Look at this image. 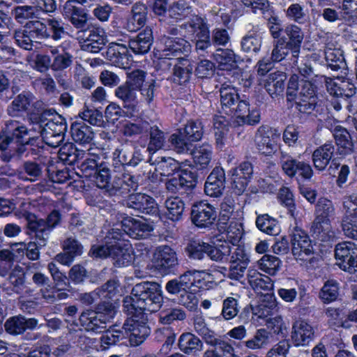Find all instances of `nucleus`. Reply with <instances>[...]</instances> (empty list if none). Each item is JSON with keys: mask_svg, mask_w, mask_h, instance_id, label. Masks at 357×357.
<instances>
[{"mask_svg": "<svg viewBox=\"0 0 357 357\" xmlns=\"http://www.w3.org/2000/svg\"><path fill=\"white\" fill-rule=\"evenodd\" d=\"M22 216L26 221L27 234L36 240L26 244L25 254L30 260H37L40 257L38 247L47 245L50 233L60 223L61 215L54 210L45 219L39 218L29 211L23 212Z\"/></svg>", "mask_w": 357, "mask_h": 357, "instance_id": "nucleus-1", "label": "nucleus"}, {"mask_svg": "<svg viewBox=\"0 0 357 357\" xmlns=\"http://www.w3.org/2000/svg\"><path fill=\"white\" fill-rule=\"evenodd\" d=\"M162 301L161 287L158 283L143 282L133 287L131 295L123 298V306L126 313L153 312L160 308Z\"/></svg>", "mask_w": 357, "mask_h": 357, "instance_id": "nucleus-2", "label": "nucleus"}, {"mask_svg": "<svg viewBox=\"0 0 357 357\" xmlns=\"http://www.w3.org/2000/svg\"><path fill=\"white\" fill-rule=\"evenodd\" d=\"M43 114H48L52 117L47 119V122L42 121V124L37 125L38 132L40 134L46 144L51 147H58L63 141L67 130L66 119L62 116L52 113L50 111L45 112Z\"/></svg>", "mask_w": 357, "mask_h": 357, "instance_id": "nucleus-3", "label": "nucleus"}, {"mask_svg": "<svg viewBox=\"0 0 357 357\" xmlns=\"http://www.w3.org/2000/svg\"><path fill=\"white\" fill-rule=\"evenodd\" d=\"M130 315L123 328L126 332V340H128L133 347L138 346L145 341L150 335L151 330L147 324V316L145 313H127Z\"/></svg>", "mask_w": 357, "mask_h": 357, "instance_id": "nucleus-4", "label": "nucleus"}, {"mask_svg": "<svg viewBox=\"0 0 357 357\" xmlns=\"http://www.w3.org/2000/svg\"><path fill=\"white\" fill-rule=\"evenodd\" d=\"M160 55L172 56L176 61L180 58H185L190 52L191 45L186 40L162 35L160 38Z\"/></svg>", "mask_w": 357, "mask_h": 357, "instance_id": "nucleus-5", "label": "nucleus"}, {"mask_svg": "<svg viewBox=\"0 0 357 357\" xmlns=\"http://www.w3.org/2000/svg\"><path fill=\"white\" fill-rule=\"evenodd\" d=\"M291 243L292 254L296 260L312 263L315 259L311 257L313 255V246L305 231L296 228L291 234Z\"/></svg>", "mask_w": 357, "mask_h": 357, "instance_id": "nucleus-6", "label": "nucleus"}, {"mask_svg": "<svg viewBox=\"0 0 357 357\" xmlns=\"http://www.w3.org/2000/svg\"><path fill=\"white\" fill-rule=\"evenodd\" d=\"M280 136V133L277 129L261 126L255 135V143L259 152L265 155L274 153Z\"/></svg>", "mask_w": 357, "mask_h": 357, "instance_id": "nucleus-7", "label": "nucleus"}, {"mask_svg": "<svg viewBox=\"0 0 357 357\" xmlns=\"http://www.w3.org/2000/svg\"><path fill=\"white\" fill-rule=\"evenodd\" d=\"M4 136L0 137V149L3 151L13 139L17 142H26V137H33L32 130L28 129L22 123L15 120H8L5 123Z\"/></svg>", "mask_w": 357, "mask_h": 357, "instance_id": "nucleus-8", "label": "nucleus"}, {"mask_svg": "<svg viewBox=\"0 0 357 357\" xmlns=\"http://www.w3.org/2000/svg\"><path fill=\"white\" fill-rule=\"evenodd\" d=\"M153 262L159 272L167 275L172 273L178 265L177 255L170 246L160 245L154 252Z\"/></svg>", "mask_w": 357, "mask_h": 357, "instance_id": "nucleus-9", "label": "nucleus"}, {"mask_svg": "<svg viewBox=\"0 0 357 357\" xmlns=\"http://www.w3.org/2000/svg\"><path fill=\"white\" fill-rule=\"evenodd\" d=\"M335 153V146L331 143H326L317 148L312 153V160L314 168L320 172L325 170L331 162L328 172L331 174L335 173L340 164L335 160H332Z\"/></svg>", "mask_w": 357, "mask_h": 357, "instance_id": "nucleus-10", "label": "nucleus"}, {"mask_svg": "<svg viewBox=\"0 0 357 357\" xmlns=\"http://www.w3.org/2000/svg\"><path fill=\"white\" fill-rule=\"evenodd\" d=\"M215 208L206 201L195 203L191 209L192 222L199 228H206L212 225L216 219Z\"/></svg>", "mask_w": 357, "mask_h": 357, "instance_id": "nucleus-11", "label": "nucleus"}, {"mask_svg": "<svg viewBox=\"0 0 357 357\" xmlns=\"http://www.w3.org/2000/svg\"><path fill=\"white\" fill-rule=\"evenodd\" d=\"M280 163L283 172L289 177L296 174L305 179H310L313 175L310 165L303 161H298L287 153L281 152Z\"/></svg>", "mask_w": 357, "mask_h": 357, "instance_id": "nucleus-12", "label": "nucleus"}, {"mask_svg": "<svg viewBox=\"0 0 357 357\" xmlns=\"http://www.w3.org/2000/svg\"><path fill=\"white\" fill-rule=\"evenodd\" d=\"M335 258L340 261L338 265L345 271L352 273L357 267V248L351 242L338 243L335 250Z\"/></svg>", "mask_w": 357, "mask_h": 357, "instance_id": "nucleus-13", "label": "nucleus"}, {"mask_svg": "<svg viewBox=\"0 0 357 357\" xmlns=\"http://www.w3.org/2000/svg\"><path fill=\"white\" fill-rule=\"evenodd\" d=\"M319 79L324 80L327 91L335 97L347 98L356 93V88L348 79H332L324 75L320 76Z\"/></svg>", "mask_w": 357, "mask_h": 357, "instance_id": "nucleus-14", "label": "nucleus"}, {"mask_svg": "<svg viewBox=\"0 0 357 357\" xmlns=\"http://www.w3.org/2000/svg\"><path fill=\"white\" fill-rule=\"evenodd\" d=\"M112 155L116 164L119 162L123 166L135 167L143 160L141 151L129 143L117 146L113 151Z\"/></svg>", "mask_w": 357, "mask_h": 357, "instance_id": "nucleus-15", "label": "nucleus"}, {"mask_svg": "<svg viewBox=\"0 0 357 357\" xmlns=\"http://www.w3.org/2000/svg\"><path fill=\"white\" fill-rule=\"evenodd\" d=\"M253 174L252 165L250 162H243L231 173V188L238 195L243 193Z\"/></svg>", "mask_w": 357, "mask_h": 357, "instance_id": "nucleus-16", "label": "nucleus"}, {"mask_svg": "<svg viewBox=\"0 0 357 357\" xmlns=\"http://www.w3.org/2000/svg\"><path fill=\"white\" fill-rule=\"evenodd\" d=\"M189 26L194 31L195 50L197 52H204L211 46L212 40L206 24L200 17H196L189 23Z\"/></svg>", "mask_w": 357, "mask_h": 357, "instance_id": "nucleus-17", "label": "nucleus"}, {"mask_svg": "<svg viewBox=\"0 0 357 357\" xmlns=\"http://www.w3.org/2000/svg\"><path fill=\"white\" fill-rule=\"evenodd\" d=\"M105 56L113 65L121 68H129L131 56L128 53V47L120 43H111L105 53Z\"/></svg>", "mask_w": 357, "mask_h": 357, "instance_id": "nucleus-18", "label": "nucleus"}, {"mask_svg": "<svg viewBox=\"0 0 357 357\" xmlns=\"http://www.w3.org/2000/svg\"><path fill=\"white\" fill-rule=\"evenodd\" d=\"M284 34L280 38H283L290 47L291 57H298L304 39V32L298 26L290 24L284 26Z\"/></svg>", "mask_w": 357, "mask_h": 357, "instance_id": "nucleus-19", "label": "nucleus"}, {"mask_svg": "<svg viewBox=\"0 0 357 357\" xmlns=\"http://www.w3.org/2000/svg\"><path fill=\"white\" fill-rule=\"evenodd\" d=\"M106 39L99 28H88L85 30V38L81 43V50L91 53L99 52L105 45Z\"/></svg>", "mask_w": 357, "mask_h": 357, "instance_id": "nucleus-20", "label": "nucleus"}, {"mask_svg": "<svg viewBox=\"0 0 357 357\" xmlns=\"http://www.w3.org/2000/svg\"><path fill=\"white\" fill-rule=\"evenodd\" d=\"M75 0L67 1L63 7V15L77 29H84L87 24V14L77 6Z\"/></svg>", "mask_w": 357, "mask_h": 357, "instance_id": "nucleus-21", "label": "nucleus"}, {"mask_svg": "<svg viewBox=\"0 0 357 357\" xmlns=\"http://www.w3.org/2000/svg\"><path fill=\"white\" fill-rule=\"evenodd\" d=\"M225 184V174L222 167H216L211 172L204 185L206 194L218 197L222 194Z\"/></svg>", "mask_w": 357, "mask_h": 357, "instance_id": "nucleus-22", "label": "nucleus"}, {"mask_svg": "<svg viewBox=\"0 0 357 357\" xmlns=\"http://www.w3.org/2000/svg\"><path fill=\"white\" fill-rule=\"evenodd\" d=\"M220 105L225 113L235 112V109L240 100L239 95L235 87L227 82H225L220 85L219 89Z\"/></svg>", "mask_w": 357, "mask_h": 357, "instance_id": "nucleus-23", "label": "nucleus"}, {"mask_svg": "<svg viewBox=\"0 0 357 357\" xmlns=\"http://www.w3.org/2000/svg\"><path fill=\"white\" fill-rule=\"evenodd\" d=\"M38 324L35 318L26 319L22 315L14 316L9 318L5 323L6 331L13 335L23 334L27 329H34Z\"/></svg>", "mask_w": 357, "mask_h": 357, "instance_id": "nucleus-24", "label": "nucleus"}, {"mask_svg": "<svg viewBox=\"0 0 357 357\" xmlns=\"http://www.w3.org/2000/svg\"><path fill=\"white\" fill-rule=\"evenodd\" d=\"M148 8L142 3L137 2L131 9V15L127 19L125 29L130 32H135L144 26L147 21Z\"/></svg>", "mask_w": 357, "mask_h": 357, "instance_id": "nucleus-25", "label": "nucleus"}, {"mask_svg": "<svg viewBox=\"0 0 357 357\" xmlns=\"http://www.w3.org/2000/svg\"><path fill=\"white\" fill-rule=\"evenodd\" d=\"M122 227L126 234L136 239L143 238L153 230V227L144 220L127 217L122 221Z\"/></svg>", "mask_w": 357, "mask_h": 357, "instance_id": "nucleus-26", "label": "nucleus"}, {"mask_svg": "<svg viewBox=\"0 0 357 357\" xmlns=\"http://www.w3.org/2000/svg\"><path fill=\"white\" fill-rule=\"evenodd\" d=\"M79 322L86 331L100 333L107 328V324L101 314H97L94 311L87 310L82 312Z\"/></svg>", "mask_w": 357, "mask_h": 357, "instance_id": "nucleus-27", "label": "nucleus"}, {"mask_svg": "<svg viewBox=\"0 0 357 357\" xmlns=\"http://www.w3.org/2000/svg\"><path fill=\"white\" fill-rule=\"evenodd\" d=\"M153 36L152 29L146 26L135 37L129 41V47L135 54H144L147 53L153 45Z\"/></svg>", "mask_w": 357, "mask_h": 357, "instance_id": "nucleus-28", "label": "nucleus"}, {"mask_svg": "<svg viewBox=\"0 0 357 357\" xmlns=\"http://www.w3.org/2000/svg\"><path fill=\"white\" fill-rule=\"evenodd\" d=\"M314 338V329L307 322L298 320L292 327L291 340L295 346L307 345Z\"/></svg>", "mask_w": 357, "mask_h": 357, "instance_id": "nucleus-29", "label": "nucleus"}, {"mask_svg": "<svg viewBox=\"0 0 357 357\" xmlns=\"http://www.w3.org/2000/svg\"><path fill=\"white\" fill-rule=\"evenodd\" d=\"M114 95L128 112L132 113L137 111V92L126 83L115 89Z\"/></svg>", "mask_w": 357, "mask_h": 357, "instance_id": "nucleus-30", "label": "nucleus"}, {"mask_svg": "<svg viewBox=\"0 0 357 357\" xmlns=\"http://www.w3.org/2000/svg\"><path fill=\"white\" fill-rule=\"evenodd\" d=\"M236 123L238 125L248 124L254 126L259 123L260 114L258 110H250V105L247 100L239 102L235 109Z\"/></svg>", "mask_w": 357, "mask_h": 357, "instance_id": "nucleus-31", "label": "nucleus"}, {"mask_svg": "<svg viewBox=\"0 0 357 357\" xmlns=\"http://www.w3.org/2000/svg\"><path fill=\"white\" fill-rule=\"evenodd\" d=\"M125 334L123 326L119 328L116 324L109 326L100 338L102 351H105L119 342H123L126 340Z\"/></svg>", "mask_w": 357, "mask_h": 357, "instance_id": "nucleus-32", "label": "nucleus"}, {"mask_svg": "<svg viewBox=\"0 0 357 357\" xmlns=\"http://www.w3.org/2000/svg\"><path fill=\"white\" fill-rule=\"evenodd\" d=\"M193 66L185 58H180L174 64L173 82L179 85H185L189 82L193 73Z\"/></svg>", "mask_w": 357, "mask_h": 357, "instance_id": "nucleus-33", "label": "nucleus"}, {"mask_svg": "<svg viewBox=\"0 0 357 357\" xmlns=\"http://www.w3.org/2000/svg\"><path fill=\"white\" fill-rule=\"evenodd\" d=\"M151 165L156 166V171L163 176H172L178 173L180 165L178 161L171 157H160L153 160L150 157L149 160Z\"/></svg>", "mask_w": 357, "mask_h": 357, "instance_id": "nucleus-34", "label": "nucleus"}, {"mask_svg": "<svg viewBox=\"0 0 357 357\" xmlns=\"http://www.w3.org/2000/svg\"><path fill=\"white\" fill-rule=\"evenodd\" d=\"M33 100V96L29 92L23 91L17 95L7 108V113L13 117L20 116L26 112Z\"/></svg>", "mask_w": 357, "mask_h": 357, "instance_id": "nucleus-35", "label": "nucleus"}, {"mask_svg": "<svg viewBox=\"0 0 357 357\" xmlns=\"http://www.w3.org/2000/svg\"><path fill=\"white\" fill-rule=\"evenodd\" d=\"M179 349L185 354L190 355L203 349L202 340L195 334L186 332L181 335L178 341Z\"/></svg>", "mask_w": 357, "mask_h": 357, "instance_id": "nucleus-36", "label": "nucleus"}, {"mask_svg": "<svg viewBox=\"0 0 357 357\" xmlns=\"http://www.w3.org/2000/svg\"><path fill=\"white\" fill-rule=\"evenodd\" d=\"M71 136L75 142L88 144L92 142L94 133L92 128L84 122L75 121L71 125Z\"/></svg>", "mask_w": 357, "mask_h": 357, "instance_id": "nucleus-37", "label": "nucleus"}, {"mask_svg": "<svg viewBox=\"0 0 357 357\" xmlns=\"http://www.w3.org/2000/svg\"><path fill=\"white\" fill-rule=\"evenodd\" d=\"M324 54L327 66L332 70L337 71L346 67L343 52L340 48H333L332 45L327 44Z\"/></svg>", "mask_w": 357, "mask_h": 357, "instance_id": "nucleus-38", "label": "nucleus"}, {"mask_svg": "<svg viewBox=\"0 0 357 357\" xmlns=\"http://www.w3.org/2000/svg\"><path fill=\"white\" fill-rule=\"evenodd\" d=\"M248 279L252 288L258 293L262 291H271L273 288L272 280L266 275H264L255 270L249 271Z\"/></svg>", "mask_w": 357, "mask_h": 357, "instance_id": "nucleus-39", "label": "nucleus"}, {"mask_svg": "<svg viewBox=\"0 0 357 357\" xmlns=\"http://www.w3.org/2000/svg\"><path fill=\"white\" fill-rule=\"evenodd\" d=\"M86 153L78 150L72 142L64 144L59 151V158L64 163L73 165L84 158Z\"/></svg>", "mask_w": 357, "mask_h": 357, "instance_id": "nucleus-40", "label": "nucleus"}, {"mask_svg": "<svg viewBox=\"0 0 357 357\" xmlns=\"http://www.w3.org/2000/svg\"><path fill=\"white\" fill-rule=\"evenodd\" d=\"M205 248H206V255L207 257L211 260L216 262H222L227 260V257L231 252V246L229 243L226 241L213 245L207 243Z\"/></svg>", "mask_w": 357, "mask_h": 357, "instance_id": "nucleus-41", "label": "nucleus"}, {"mask_svg": "<svg viewBox=\"0 0 357 357\" xmlns=\"http://www.w3.org/2000/svg\"><path fill=\"white\" fill-rule=\"evenodd\" d=\"M190 153L198 169H204L208 167L212 158V148L209 144H202L193 150L192 149Z\"/></svg>", "mask_w": 357, "mask_h": 357, "instance_id": "nucleus-42", "label": "nucleus"}, {"mask_svg": "<svg viewBox=\"0 0 357 357\" xmlns=\"http://www.w3.org/2000/svg\"><path fill=\"white\" fill-rule=\"evenodd\" d=\"M149 144L147 151L149 154H153L156 151L165 149L166 144V135L157 126L150 127L149 131Z\"/></svg>", "mask_w": 357, "mask_h": 357, "instance_id": "nucleus-43", "label": "nucleus"}, {"mask_svg": "<svg viewBox=\"0 0 357 357\" xmlns=\"http://www.w3.org/2000/svg\"><path fill=\"white\" fill-rule=\"evenodd\" d=\"M50 52L52 56L53 71H63L72 66L73 56L70 53L65 51L59 52L57 47H52Z\"/></svg>", "mask_w": 357, "mask_h": 357, "instance_id": "nucleus-44", "label": "nucleus"}, {"mask_svg": "<svg viewBox=\"0 0 357 357\" xmlns=\"http://www.w3.org/2000/svg\"><path fill=\"white\" fill-rule=\"evenodd\" d=\"M262 36L257 31H249L241 40V49L247 54H257L261 47Z\"/></svg>", "mask_w": 357, "mask_h": 357, "instance_id": "nucleus-45", "label": "nucleus"}, {"mask_svg": "<svg viewBox=\"0 0 357 357\" xmlns=\"http://www.w3.org/2000/svg\"><path fill=\"white\" fill-rule=\"evenodd\" d=\"M109 257L114 260V264L117 266H127L132 262V259L129 249L121 243L111 245Z\"/></svg>", "mask_w": 357, "mask_h": 357, "instance_id": "nucleus-46", "label": "nucleus"}, {"mask_svg": "<svg viewBox=\"0 0 357 357\" xmlns=\"http://www.w3.org/2000/svg\"><path fill=\"white\" fill-rule=\"evenodd\" d=\"M286 76L281 72L271 73L265 84V88L268 94L272 97H276L284 91Z\"/></svg>", "mask_w": 357, "mask_h": 357, "instance_id": "nucleus-47", "label": "nucleus"}, {"mask_svg": "<svg viewBox=\"0 0 357 357\" xmlns=\"http://www.w3.org/2000/svg\"><path fill=\"white\" fill-rule=\"evenodd\" d=\"M272 335L264 328L258 329L253 337L245 342L246 347L250 349H260L266 347L272 341Z\"/></svg>", "mask_w": 357, "mask_h": 357, "instance_id": "nucleus-48", "label": "nucleus"}, {"mask_svg": "<svg viewBox=\"0 0 357 357\" xmlns=\"http://www.w3.org/2000/svg\"><path fill=\"white\" fill-rule=\"evenodd\" d=\"M25 32L30 34L31 38L37 40L49 38L46 23L40 20H30L25 25Z\"/></svg>", "mask_w": 357, "mask_h": 357, "instance_id": "nucleus-49", "label": "nucleus"}, {"mask_svg": "<svg viewBox=\"0 0 357 357\" xmlns=\"http://www.w3.org/2000/svg\"><path fill=\"white\" fill-rule=\"evenodd\" d=\"M45 23L49 33V38H51L54 40H60L68 35V32L64 27V23L61 20L50 17L45 20Z\"/></svg>", "mask_w": 357, "mask_h": 357, "instance_id": "nucleus-50", "label": "nucleus"}, {"mask_svg": "<svg viewBox=\"0 0 357 357\" xmlns=\"http://www.w3.org/2000/svg\"><path fill=\"white\" fill-rule=\"evenodd\" d=\"M181 130L185 137L192 143L199 141L204 134V126L202 122L199 121H188L185 127Z\"/></svg>", "mask_w": 357, "mask_h": 357, "instance_id": "nucleus-51", "label": "nucleus"}, {"mask_svg": "<svg viewBox=\"0 0 357 357\" xmlns=\"http://www.w3.org/2000/svg\"><path fill=\"white\" fill-rule=\"evenodd\" d=\"M236 54L231 49L219 48L214 54V59L223 70H227L236 66Z\"/></svg>", "mask_w": 357, "mask_h": 357, "instance_id": "nucleus-52", "label": "nucleus"}, {"mask_svg": "<svg viewBox=\"0 0 357 357\" xmlns=\"http://www.w3.org/2000/svg\"><path fill=\"white\" fill-rule=\"evenodd\" d=\"M165 207L168 211L169 218L173 221H177L181 218L185 204L178 197H171L165 201Z\"/></svg>", "mask_w": 357, "mask_h": 357, "instance_id": "nucleus-53", "label": "nucleus"}, {"mask_svg": "<svg viewBox=\"0 0 357 357\" xmlns=\"http://www.w3.org/2000/svg\"><path fill=\"white\" fill-rule=\"evenodd\" d=\"M173 149L178 153L190 152L192 149L191 142H189L179 130L177 133L172 134L169 139Z\"/></svg>", "mask_w": 357, "mask_h": 357, "instance_id": "nucleus-54", "label": "nucleus"}, {"mask_svg": "<svg viewBox=\"0 0 357 357\" xmlns=\"http://www.w3.org/2000/svg\"><path fill=\"white\" fill-rule=\"evenodd\" d=\"M256 225L261 231L269 235H277L280 231L278 222L267 214L258 216Z\"/></svg>", "mask_w": 357, "mask_h": 357, "instance_id": "nucleus-55", "label": "nucleus"}, {"mask_svg": "<svg viewBox=\"0 0 357 357\" xmlns=\"http://www.w3.org/2000/svg\"><path fill=\"white\" fill-rule=\"evenodd\" d=\"M339 295L338 283L333 280H327L322 287L319 297L325 303L335 301Z\"/></svg>", "mask_w": 357, "mask_h": 357, "instance_id": "nucleus-56", "label": "nucleus"}, {"mask_svg": "<svg viewBox=\"0 0 357 357\" xmlns=\"http://www.w3.org/2000/svg\"><path fill=\"white\" fill-rule=\"evenodd\" d=\"M325 314L331 325L335 326H342L347 328L348 321H344L343 319L346 316L344 308L328 307L324 310Z\"/></svg>", "mask_w": 357, "mask_h": 357, "instance_id": "nucleus-57", "label": "nucleus"}, {"mask_svg": "<svg viewBox=\"0 0 357 357\" xmlns=\"http://www.w3.org/2000/svg\"><path fill=\"white\" fill-rule=\"evenodd\" d=\"M335 209L333 202L324 197L320 198L317 204L315 209L316 217L319 219L330 220L335 215Z\"/></svg>", "mask_w": 357, "mask_h": 357, "instance_id": "nucleus-58", "label": "nucleus"}, {"mask_svg": "<svg viewBox=\"0 0 357 357\" xmlns=\"http://www.w3.org/2000/svg\"><path fill=\"white\" fill-rule=\"evenodd\" d=\"M110 169L105 162L99 164L98 169L93 175V181L100 189L106 190L109 187Z\"/></svg>", "mask_w": 357, "mask_h": 357, "instance_id": "nucleus-59", "label": "nucleus"}, {"mask_svg": "<svg viewBox=\"0 0 357 357\" xmlns=\"http://www.w3.org/2000/svg\"><path fill=\"white\" fill-rule=\"evenodd\" d=\"M281 261L277 257L265 255L258 261L259 268L271 275H274L280 268Z\"/></svg>", "mask_w": 357, "mask_h": 357, "instance_id": "nucleus-60", "label": "nucleus"}, {"mask_svg": "<svg viewBox=\"0 0 357 357\" xmlns=\"http://www.w3.org/2000/svg\"><path fill=\"white\" fill-rule=\"evenodd\" d=\"M9 283L13 286V291L20 293L24 289L25 273L22 267L16 266L8 276Z\"/></svg>", "mask_w": 357, "mask_h": 357, "instance_id": "nucleus-61", "label": "nucleus"}, {"mask_svg": "<svg viewBox=\"0 0 357 357\" xmlns=\"http://www.w3.org/2000/svg\"><path fill=\"white\" fill-rule=\"evenodd\" d=\"M291 52L283 38H278L273 41V48L271 52V59L273 62H280L284 59Z\"/></svg>", "mask_w": 357, "mask_h": 357, "instance_id": "nucleus-62", "label": "nucleus"}, {"mask_svg": "<svg viewBox=\"0 0 357 357\" xmlns=\"http://www.w3.org/2000/svg\"><path fill=\"white\" fill-rule=\"evenodd\" d=\"M186 318L185 311L178 307L169 309L160 313L159 321L163 324H170L173 321L178 320L183 321Z\"/></svg>", "mask_w": 357, "mask_h": 357, "instance_id": "nucleus-63", "label": "nucleus"}, {"mask_svg": "<svg viewBox=\"0 0 357 357\" xmlns=\"http://www.w3.org/2000/svg\"><path fill=\"white\" fill-rule=\"evenodd\" d=\"M331 231V220L319 219L315 217L312 225V231L321 241H325Z\"/></svg>", "mask_w": 357, "mask_h": 357, "instance_id": "nucleus-64", "label": "nucleus"}]
</instances>
